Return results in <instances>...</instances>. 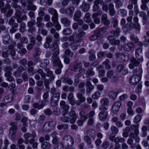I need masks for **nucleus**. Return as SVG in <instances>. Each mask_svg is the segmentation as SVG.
<instances>
[{
	"label": "nucleus",
	"mask_w": 149,
	"mask_h": 149,
	"mask_svg": "<svg viewBox=\"0 0 149 149\" xmlns=\"http://www.w3.org/2000/svg\"><path fill=\"white\" fill-rule=\"evenodd\" d=\"M65 148L71 147L74 143V140L70 135H65L63 136L61 142Z\"/></svg>",
	"instance_id": "f257e3e1"
},
{
	"label": "nucleus",
	"mask_w": 149,
	"mask_h": 149,
	"mask_svg": "<svg viewBox=\"0 0 149 149\" xmlns=\"http://www.w3.org/2000/svg\"><path fill=\"white\" fill-rule=\"evenodd\" d=\"M59 51H55L52 56L53 65L54 67L57 66L59 68H62L63 65L61 63L60 60L58 56L59 54Z\"/></svg>",
	"instance_id": "f03ea898"
},
{
	"label": "nucleus",
	"mask_w": 149,
	"mask_h": 149,
	"mask_svg": "<svg viewBox=\"0 0 149 149\" xmlns=\"http://www.w3.org/2000/svg\"><path fill=\"white\" fill-rule=\"evenodd\" d=\"M102 9L103 10L107 12L109 10V14L111 16H113L115 13L114 5L112 3H110L108 5L105 4H102Z\"/></svg>",
	"instance_id": "7ed1b4c3"
},
{
	"label": "nucleus",
	"mask_w": 149,
	"mask_h": 149,
	"mask_svg": "<svg viewBox=\"0 0 149 149\" xmlns=\"http://www.w3.org/2000/svg\"><path fill=\"white\" fill-rule=\"evenodd\" d=\"M116 56L117 60L120 62L127 61L129 59V55L127 53H116Z\"/></svg>",
	"instance_id": "20e7f679"
},
{
	"label": "nucleus",
	"mask_w": 149,
	"mask_h": 149,
	"mask_svg": "<svg viewBox=\"0 0 149 149\" xmlns=\"http://www.w3.org/2000/svg\"><path fill=\"white\" fill-rule=\"evenodd\" d=\"M60 106L62 110V115L63 116H65L69 113L70 106L66 104L65 101H61L60 103Z\"/></svg>",
	"instance_id": "39448f33"
},
{
	"label": "nucleus",
	"mask_w": 149,
	"mask_h": 149,
	"mask_svg": "<svg viewBox=\"0 0 149 149\" xmlns=\"http://www.w3.org/2000/svg\"><path fill=\"white\" fill-rule=\"evenodd\" d=\"M45 71L47 73L46 74L43 72L42 69H39L37 70V72L40 75L42 78L43 79L45 78L46 76L49 77L54 75L53 72L50 70L49 68H46Z\"/></svg>",
	"instance_id": "423d86ee"
},
{
	"label": "nucleus",
	"mask_w": 149,
	"mask_h": 149,
	"mask_svg": "<svg viewBox=\"0 0 149 149\" xmlns=\"http://www.w3.org/2000/svg\"><path fill=\"white\" fill-rule=\"evenodd\" d=\"M131 63L129 65V67L130 69H133L135 67H137L140 64V62L143 61H139L136 58L132 57L130 58Z\"/></svg>",
	"instance_id": "0eeeda50"
},
{
	"label": "nucleus",
	"mask_w": 149,
	"mask_h": 149,
	"mask_svg": "<svg viewBox=\"0 0 149 149\" xmlns=\"http://www.w3.org/2000/svg\"><path fill=\"white\" fill-rule=\"evenodd\" d=\"M49 13L53 15L51 19L53 22L56 23L58 20V15L57 11L53 8H49L48 9Z\"/></svg>",
	"instance_id": "6e6552de"
},
{
	"label": "nucleus",
	"mask_w": 149,
	"mask_h": 149,
	"mask_svg": "<svg viewBox=\"0 0 149 149\" xmlns=\"http://www.w3.org/2000/svg\"><path fill=\"white\" fill-rule=\"evenodd\" d=\"M75 108L73 107L72 108L70 111L69 112V116L71 117V123L73 124L74 123L78 117V114H76L75 111Z\"/></svg>",
	"instance_id": "1a4fd4ad"
},
{
	"label": "nucleus",
	"mask_w": 149,
	"mask_h": 149,
	"mask_svg": "<svg viewBox=\"0 0 149 149\" xmlns=\"http://www.w3.org/2000/svg\"><path fill=\"white\" fill-rule=\"evenodd\" d=\"M2 41L4 45H10L13 44V43H15L14 42L9 34L5 35L3 37Z\"/></svg>",
	"instance_id": "9d476101"
},
{
	"label": "nucleus",
	"mask_w": 149,
	"mask_h": 149,
	"mask_svg": "<svg viewBox=\"0 0 149 149\" xmlns=\"http://www.w3.org/2000/svg\"><path fill=\"white\" fill-rule=\"evenodd\" d=\"M141 79V77L137 75H134L130 77L129 82L132 85H135Z\"/></svg>",
	"instance_id": "9b49d317"
},
{
	"label": "nucleus",
	"mask_w": 149,
	"mask_h": 149,
	"mask_svg": "<svg viewBox=\"0 0 149 149\" xmlns=\"http://www.w3.org/2000/svg\"><path fill=\"white\" fill-rule=\"evenodd\" d=\"M107 75L108 78L111 79L112 82H115L118 81V78L117 76L113 71H109L107 72Z\"/></svg>",
	"instance_id": "f8f14e48"
},
{
	"label": "nucleus",
	"mask_w": 149,
	"mask_h": 149,
	"mask_svg": "<svg viewBox=\"0 0 149 149\" xmlns=\"http://www.w3.org/2000/svg\"><path fill=\"white\" fill-rule=\"evenodd\" d=\"M121 104V103L119 101H117L115 102L112 106L111 108L112 112L113 113H116L119 111Z\"/></svg>",
	"instance_id": "ddd939ff"
},
{
	"label": "nucleus",
	"mask_w": 149,
	"mask_h": 149,
	"mask_svg": "<svg viewBox=\"0 0 149 149\" xmlns=\"http://www.w3.org/2000/svg\"><path fill=\"white\" fill-rule=\"evenodd\" d=\"M142 49L139 48L136 49L135 50V57L139 61H143L142 56Z\"/></svg>",
	"instance_id": "4468645a"
},
{
	"label": "nucleus",
	"mask_w": 149,
	"mask_h": 149,
	"mask_svg": "<svg viewBox=\"0 0 149 149\" xmlns=\"http://www.w3.org/2000/svg\"><path fill=\"white\" fill-rule=\"evenodd\" d=\"M19 14H18L17 16H14V18L16 19L17 22V23H21L23 22L22 21H26L27 19V17L26 15H23L22 17L21 15L22 14H19Z\"/></svg>",
	"instance_id": "2eb2a0df"
},
{
	"label": "nucleus",
	"mask_w": 149,
	"mask_h": 149,
	"mask_svg": "<svg viewBox=\"0 0 149 149\" xmlns=\"http://www.w3.org/2000/svg\"><path fill=\"white\" fill-rule=\"evenodd\" d=\"M107 111H101L98 114V117L100 120L104 121L107 119L108 116Z\"/></svg>",
	"instance_id": "dca6fc26"
},
{
	"label": "nucleus",
	"mask_w": 149,
	"mask_h": 149,
	"mask_svg": "<svg viewBox=\"0 0 149 149\" xmlns=\"http://www.w3.org/2000/svg\"><path fill=\"white\" fill-rule=\"evenodd\" d=\"M45 118V116L44 115H41L37 116L35 118V121L38 125L41 124L43 122Z\"/></svg>",
	"instance_id": "f3484780"
},
{
	"label": "nucleus",
	"mask_w": 149,
	"mask_h": 149,
	"mask_svg": "<svg viewBox=\"0 0 149 149\" xmlns=\"http://www.w3.org/2000/svg\"><path fill=\"white\" fill-rule=\"evenodd\" d=\"M84 140L88 145V147L92 149L93 147V146L91 140L88 136L85 135L84 137Z\"/></svg>",
	"instance_id": "a211bd4d"
},
{
	"label": "nucleus",
	"mask_w": 149,
	"mask_h": 149,
	"mask_svg": "<svg viewBox=\"0 0 149 149\" xmlns=\"http://www.w3.org/2000/svg\"><path fill=\"white\" fill-rule=\"evenodd\" d=\"M134 46V44L132 42L125 43L123 46L124 50L126 52H129L131 50Z\"/></svg>",
	"instance_id": "6ab92c4d"
},
{
	"label": "nucleus",
	"mask_w": 149,
	"mask_h": 149,
	"mask_svg": "<svg viewBox=\"0 0 149 149\" xmlns=\"http://www.w3.org/2000/svg\"><path fill=\"white\" fill-rule=\"evenodd\" d=\"M77 97L79 99L76 102V103L77 105H80L82 102H84L86 100L85 97L83 96V95H81L80 93H77Z\"/></svg>",
	"instance_id": "aec40b11"
},
{
	"label": "nucleus",
	"mask_w": 149,
	"mask_h": 149,
	"mask_svg": "<svg viewBox=\"0 0 149 149\" xmlns=\"http://www.w3.org/2000/svg\"><path fill=\"white\" fill-rule=\"evenodd\" d=\"M82 65L81 62L78 63L76 65H73L71 66L70 70L74 72H77L78 69L79 68H82Z\"/></svg>",
	"instance_id": "412c9836"
},
{
	"label": "nucleus",
	"mask_w": 149,
	"mask_h": 149,
	"mask_svg": "<svg viewBox=\"0 0 149 149\" xmlns=\"http://www.w3.org/2000/svg\"><path fill=\"white\" fill-rule=\"evenodd\" d=\"M61 21L65 27H68L70 25L71 22L70 20L67 18H61Z\"/></svg>",
	"instance_id": "4be33fe9"
},
{
	"label": "nucleus",
	"mask_w": 149,
	"mask_h": 149,
	"mask_svg": "<svg viewBox=\"0 0 149 149\" xmlns=\"http://www.w3.org/2000/svg\"><path fill=\"white\" fill-rule=\"evenodd\" d=\"M11 6L12 8H14L16 11L14 16H16L17 15H18V14H19H19H22L21 10L22 8L20 6L18 5L17 4H14L13 5Z\"/></svg>",
	"instance_id": "5701e85b"
},
{
	"label": "nucleus",
	"mask_w": 149,
	"mask_h": 149,
	"mask_svg": "<svg viewBox=\"0 0 149 149\" xmlns=\"http://www.w3.org/2000/svg\"><path fill=\"white\" fill-rule=\"evenodd\" d=\"M13 70L12 68L10 66H8L5 67L3 68V70L6 72L5 74V76L11 75L12 73L11 72Z\"/></svg>",
	"instance_id": "b1692460"
},
{
	"label": "nucleus",
	"mask_w": 149,
	"mask_h": 149,
	"mask_svg": "<svg viewBox=\"0 0 149 149\" xmlns=\"http://www.w3.org/2000/svg\"><path fill=\"white\" fill-rule=\"evenodd\" d=\"M142 72V68L141 66L134 69L133 71V73L134 74L136 73V75H137L138 76L141 77Z\"/></svg>",
	"instance_id": "393cba45"
},
{
	"label": "nucleus",
	"mask_w": 149,
	"mask_h": 149,
	"mask_svg": "<svg viewBox=\"0 0 149 149\" xmlns=\"http://www.w3.org/2000/svg\"><path fill=\"white\" fill-rule=\"evenodd\" d=\"M10 125L11 126V127L10 128L9 131L16 133L18 128L16 123V122L11 123Z\"/></svg>",
	"instance_id": "a878e982"
},
{
	"label": "nucleus",
	"mask_w": 149,
	"mask_h": 149,
	"mask_svg": "<svg viewBox=\"0 0 149 149\" xmlns=\"http://www.w3.org/2000/svg\"><path fill=\"white\" fill-rule=\"evenodd\" d=\"M80 8L83 11L87 12L89 10L90 6L88 4L84 2L82 5L80 6Z\"/></svg>",
	"instance_id": "bb28decb"
},
{
	"label": "nucleus",
	"mask_w": 149,
	"mask_h": 149,
	"mask_svg": "<svg viewBox=\"0 0 149 149\" xmlns=\"http://www.w3.org/2000/svg\"><path fill=\"white\" fill-rule=\"evenodd\" d=\"M74 8L73 6H70L66 9V14L69 16H72L74 11Z\"/></svg>",
	"instance_id": "cd10ccee"
},
{
	"label": "nucleus",
	"mask_w": 149,
	"mask_h": 149,
	"mask_svg": "<svg viewBox=\"0 0 149 149\" xmlns=\"http://www.w3.org/2000/svg\"><path fill=\"white\" fill-rule=\"evenodd\" d=\"M97 69L98 70L99 77H101L103 76L105 74L104 67L102 65H100L98 67Z\"/></svg>",
	"instance_id": "c85d7f7f"
},
{
	"label": "nucleus",
	"mask_w": 149,
	"mask_h": 149,
	"mask_svg": "<svg viewBox=\"0 0 149 149\" xmlns=\"http://www.w3.org/2000/svg\"><path fill=\"white\" fill-rule=\"evenodd\" d=\"M63 90L65 92H73L74 91V88L73 86H69L68 85H65L62 88Z\"/></svg>",
	"instance_id": "c756f323"
},
{
	"label": "nucleus",
	"mask_w": 149,
	"mask_h": 149,
	"mask_svg": "<svg viewBox=\"0 0 149 149\" xmlns=\"http://www.w3.org/2000/svg\"><path fill=\"white\" fill-rule=\"evenodd\" d=\"M86 72L87 77H92L95 75V72L93 70L92 65L91 66L90 68L88 69Z\"/></svg>",
	"instance_id": "7c9ffc66"
},
{
	"label": "nucleus",
	"mask_w": 149,
	"mask_h": 149,
	"mask_svg": "<svg viewBox=\"0 0 149 149\" xmlns=\"http://www.w3.org/2000/svg\"><path fill=\"white\" fill-rule=\"evenodd\" d=\"M44 84L46 88V92H49L50 90V87L49 86L50 82V81L47 79L44 78Z\"/></svg>",
	"instance_id": "2f4dec72"
},
{
	"label": "nucleus",
	"mask_w": 149,
	"mask_h": 149,
	"mask_svg": "<svg viewBox=\"0 0 149 149\" xmlns=\"http://www.w3.org/2000/svg\"><path fill=\"white\" fill-rule=\"evenodd\" d=\"M41 147L44 149H50L52 145L50 143L47 142H44L41 144Z\"/></svg>",
	"instance_id": "473e14b6"
},
{
	"label": "nucleus",
	"mask_w": 149,
	"mask_h": 149,
	"mask_svg": "<svg viewBox=\"0 0 149 149\" xmlns=\"http://www.w3.org/2000/svg\"><path fill=\"white\" fill-rule=\"evenodd\" d=\"M81 16V12L79 10H77L75 13L73 19L76 21L80 18Z\"/></svg>",
	"instance_id": "72a5a7b5"
},
{
	"label": "nucleus",
	"mask_w": 149,
	"mask_h": 149,
	"mask_svg": "<svg viewBox=\"0 0 149 149\" xmlns=\"http://www.w3.org/2000/svg\"><path fill=\"white\" fill-rule=\"evenodd\" d=\"M19 23H20L19 29V31L21 33H24L26 31V24L24 22Z\"/></svg>",
	"instance_id": "f704fd0d"
},
{
	"label": "nucleus",
	"mask_w": 149,
	"mask_h": 149,
	"mask_svg": "<svg viewBox=\"0 0 149 149\" xmlns=\"http://www.w3.org/2000/svg\"><path fill=\"white\" fill-rule=\"evenodd\" d=\"M107 28L105 27H103L100 28L99 29L97 30L95 33V35L97 36V38H98L100 36L102 33L104 31L106 30Z\"/></svg>",
	"instance_id": "c9c22d12"
},
{
	"label": "nucleus",
	"mask_w": 149,
	"mask_h": 149,
	"mask_svg": "<svg viewBox=\"0 0 149 149\" xmlns=\"http://www.w3.org/2000/svg\"><path fill=\"white\" fill-rule=\"evenodd\" d=\"M62 82L65 84H67L70 85H71L73 83V81L70 78L66 77L63 78Z\"/></svg>",
	"instance_id": "e433bc0d"
},
{
	"label": "nucleus",
	"mask_w": 149,
	"mask_h": 149,
	"mask_svg": "<svg viewBox=\"0 0 149 149\" xmlns=\"http://www.w3.org/2000/svg\"><path fill=\"white\" fill-rule=\"evenodd\" d=\"M118 94V92H114L113 91L110 92L109 93V96L110 99L114 100L117 97Z\"/></svg>",
	"instance_id": "4c0bfd02"
},
{
	"label": "nucleus",
	"mask_w": 149,
	"mask_h": 149,
	"mask_svg": "<svg viewBox=\"0 0 149 149\" xmlns=\"http://www.w3.org/2000/svg\"><path fill=\"white\" fill-rule=\"evenodd\" d=\"M49 61L48 59H45L41 61L40 66L42 68H46L48 65L49 64Z\"/></svg>",
	"instance_id": "58836bf2"
},
{
	"label": "nucleus",
	"mask_w": 149,
	"mask_h": 149,
	"mask_svg": "<svg viewBox=\"0 0 149 149\" xmlns=\"http://www.w3.org/2000/svg\"><path fill=\"white\" fill-rule=\"evenodd\" d=\"M124 0H113L116 8H119L123 5Z\"/></svg>",
	"instance_id": "ea45409f"
},
{
	"label": "nucleus",
	"mask_w": 149,
	"mask_h": 149,
	"mask_svg": "<svg viewBox=\"0 0 149 149\" xmlns=\"http://www.w3.org/2000/svg\"><path fill=\"white\" fill-rule=\"evenodd\" d=\"M33 107L34 108L37 109L38 110L42 109L44 107L43 105L40 102L34 103L33 104Z\"/></svg>",
	"instance_id": "a19ab883"
},
{
	"label": "nucleus",
	"mask_w": 149,
	"mask_h": 149,
	"mask_svg": "<svg viewBox=\"0 0 149 149\" xmlns=\"http://www.w3.org/2000/svg\"><path fill=\"white\" fill-rule=\"evenodd\" d=\"M45 9L42 7L39 8L38 10V16L44 17L45 14Z\"/></svg>",
	"instance_id": "79ce46f5"
},
{
	"label": "nucleus",
	"mask_w": 149,
	"mask_h": 149,
	"mask_svg": "<svg viewBox=\"0 0 149 149\" xmlns=\"http://www.w3.org/2000/svg\"><path fill=\"white\" fill-rule=\"evenodd\" d=\"M49 48L52 51H54L56 50V51H58L59 50L58 48V46L57 44L56 43H54L49 46Z\"/></svg>",
	"instance_id": "37998d69"
},
{
	"label": "nucleus",
	"mask_w": 149,
	"mask_h": 149,
	"mask_svg": "<svg viewBox=\"0 0 149 149\" xmlns=\"http://www.w3.org/2000/svg\"><path fill=\"white\" fill-rule=\"evenodd\" d=\"M130 138L134 139L136 142L139 143V141L140 139L138 136H136L133 132H131L129 134Z\"/></svg>",
	"instance_id": "c03bdc74"
},
{
	"label": "nucleus",
	"mask_w": 149,
	"mask_h": 149,
	"mask_svg": "<svg viewBox=\"0 0 149 149\" xmlns=\"http://www.w3.org/2000/svg\"><path fill=\"white\" fill-rule=\"evenodd\" d=\"M91 14L88 13H86L84 18V20L85 22L88 23H91Z\"/></svg>",
	"instance_id": "a18cd8bd"
},
{
	"label": "nucleus",
	"mask_w": 149,
	"mask_h": 149,
	"mask_svg": "<svg viewBox=\"0 0 149 149\" xmlns=\"http://www.w3.org/2000/svg\"><path fill=\"white\" fill-rule=\"evenodd\" d=\"M84 112L82 111L80 112L79 114L81 116V119L85 122L88 118L89 116L88 114H84Z\"/></svg>",
	"instance_id": "49530a36"
},
{
	"label": "nucleus",
	"mask_w": 149,
	"mask_h": 149,
	"mask_svg": "<svg viewBox=\"0 0 149 149\" xmlns=\"http://www.w3.org/2000/svg\"><path fill=\"white\" fill-rule=\"evenodd\" d=\"M60 120L61 121L65 123H68L70 122L71 123V119L68 116L62 117L61 118Z\"/></svg>",
	"instance_id": "de8ad7c7"
},
{
	"label": "nucleus",
	"mask_w": 149,
	"mask_h": 149,
	"mask_svg": "<svg viewBox=\"0 0 149 149\" xmlns=\"http://www.w3.org/2000/svg\"><path fill=\"white\" fill-rule=\"evenodd\" d=\"M100 102L101 104L104 106H107L109 104V101L108 99L106 98H104L101 100Z\"/></svg>",
	"instance_id": "09e8293b"
},
{
	"label": "nucleus",
	"mask_w": 149,
	"mask_h": 149,
	"mask_svg": "<svg viewBox=\"0 0 149 149\" xmlns=\"http://www.w3.org/2000/svg\"><path fill=\"white\" fill-rule=\"evenodd\" d=\"M72 33V30L71 29L69 28L65 29L62 31L63 34L66 36L70 35Z\"/></svg>",
	"instance_id": "8fccbe9b"
},
{
	"label": "nucleus",
	"mask_w": 149,
	"mask_h": 149,
	"mask_svg": "<svg viewBox=\"0 0 149 149\" xmlns=\"http://www.w3.org/2000/svg\"><path fill=\"white\" fill-rule=\"evenodd\" d=\"M69 46L71 48L73 51H75L78 48L77 45L75 42H73L69 44Z\"/></svg>",
	"instance_id": "3c124183"
},
{
	"label": "nucleus",
	"mask_w": 149,
	"mask_h": 149,
	"mask_svg": "<svg viewBox=\"0 0 149 149\" xmlns=\"http://www.w3.org/2000/svg\"><path fill=\"white\" fill-rule=\"evenodd\" d=\"M120 31V29L119 27H117L115 31L113 30L111 31V33L113 34L114 36H118Z\"/></svg>",
	"instance_id": "603ef678"
},
{
	"label": "nucleus",
	"mask_w": 149,
	"mask_h": 149,
	"mask_svg": "<svg viewBox=\"0 0 149 149\" xmlns=\"http://www.w3.org/2000/svg\"><path fill=\"white\" fill-rule=\"evenodd\" d=\"M125 141V139L123 138L117 137L115 138V143L116 144H118V142L124 143Z\"/></svg>",
	"instance_id": "864d4df0"
},
{
	"label": "nucleus",
	"mask_w": 149,
	"mask_h": 149,
	"mask_svg": "<svg viewBox=\"0 0 149 149\" xmlns=\"http://www.w3.org/2000/svg\"><path fill=\"white\" fill-rule=\"evenodd\" d=\"M110 61L108 59H106V60L104 61L103 64L105 66L106 68L109 70L111 68V65H109Z\"/></svg>",
	"instance_id": "5fc2aeb1"
},
{
	"label": "nucleus",
	"mask_w": 149,
	"mask_h": 149,
	"mask_svg": "<svg viewBox=\"0 0 149 149\" xmlns=\"http://www.w3.org/2000/svg\"><path fill=\"white\" fill-rule=\"evenodd\" d=\"M86 33L82 30L79 29L78 31V33L77 35V36L79 38H81L85 36Z\"/></svg>",
	"instance_id": "6e6d98bb"
},
{
	"label": "nucleus",
	"mask_w": 149,
	"mask_h": 149,
	"mask_svg": "<svg viewBox=\"0 0 149 149\" xmlns=\"http://www.w3.org/2000/svg\"><path fill=\"white\" fill-rule=\"evenodd\" d=\"M54 149H63L64 147L61 142L54 145Z\"/></svg>",
	"instance_id": "4d7b16f0"
},
{
	"label": "nucleus",
	"mask_w": 149,
	"mask_h": 149,
	"mask_svg": "<svg viewBox=\"0 0 149 149\" xmlns=\"http://www.w3.org/2000/svg\"><path fill=\"white\" fill-rule=\"evenodd\" d=\"M60 94L59 93H56L53 94V95L51 99L58 101L60 97Z\"/></svg>",
	"instance_id": "13d9d810"
},
{
	"label": "nucleus",
	"mask_w": 149,
	"mask_h": 149,
	"mask_svg": "<svg viewBox=\"0 0 149 149\" xmlns=\"http://www.w3.org/2000/svg\"><path fill=\"white\" fill-rule=\"evenodd\" d=\"M22 76L24 81H28L29 77L27 72H24L22 74Z\"/></svg>",
	"instance_id": "bf43d9fd"
},
{
	"label": "nucleus",
	"mask_w": 149,
	"mask_h": 149,
	"mask_svg": "<svg viewBox=\"0 0 149 149\" xmlns=\"http://www.w3.org/2000/svg\"><path fill=\"white\" fill-rule=\"evenodd\" d=\"M15 133L16 132H9V137L12 141H14L15 138Z\"/></svg>",
	"instance_id": "052dcab7"
},
{
	"label": "nucleus",
	"mask_w": 149,
	"mask_h": 149,
	"mask_svg": "<svg viewBox=\"0 0 149 149\" xmlns=\"http://www.w3.org/2000/svg\"><path fill=\"white\" fill-rule=\"evenodd\" d=\"M93 132H94V133L95 132V131L94 130H92V129H90L87 130V131L84 132V134L85 135H86L88 136H92L93 135Z\"/></svg>",
	"instance_id": "680f3d73"
},
{
	"label": "nucleus",
	"mask_w": 149,
	"mask_h": 149,
	"mask_svg": "<svg viewBox=\"0 0 149 149\" xmlns=\"http://www.w3.org/2000/svg\"><path fill=\"white\" fill-rule=\"evenodd\" d=\"M118 13L122 17H124L126 15L127 12L124 9H121L118 11Z\"/></svg>",
	"instance_id": "e2e57ef3"
},
{
	"label": "nucleus",
	"mask_w": 149,
	"mask_h": 149,
	"mask_svg": "<svg viewBox=\"0 0 149 149\" xmlns=\"http://www.w3.org/2000/svg\"><path fill=\"white\" fill-rule=\"evenodd\" d=\"M47 122L49 127H50L51 129H52L54 128L56 124V121L54 120H52Z\"/></svg>",
	"instance_id": "0e129e2a"
},
{
	"label": "nucleus",
	"mask_w": 149,
	"mask_h": 149,
	"mask_svg": "<svg viewBox=\"0 0 149 149\" xmlns=\"http://www.w3.org/2000/svg\"><path fill=\"white\" fill-rule=\"evenodd\" d=\"M130 39L135 43L138 42L139 40L138 38L135 35L132 34L130 36Z\"/></svg>",
	"instance_id": "69168bd1"
},
{
	"label": "nucleus",
	"mask_w": 149,
	"mask_h": 149,
	"mask_svg": "<svg viewBox=\"0 0 149 149\" xmlns=\"http://www.w3.org/2000/svg\"><path fill=\"white\" fill-rule=\"evenodd\" d=\"M141 117L140 115H136L134 119V122L135 123H137L140 121Z\"/></svg>",
	"instance_id": "338daca9"
},
{
	"label": "nucleus",
	"mask_w": 149,
	"mask_h": 149,
	"mask_svg": "<svg viewBox=\"0 0 149 149\" xmlns=\"http://www.w3.org/2000/svg\"><path fill=\"white\" fill-rule=\"evenodd\" d=\"M111 130L112 132V134H116L118 132V128L115 126H111Z\"/></svg>",
	"instance_id": "774afa93"
}]
</instances>
